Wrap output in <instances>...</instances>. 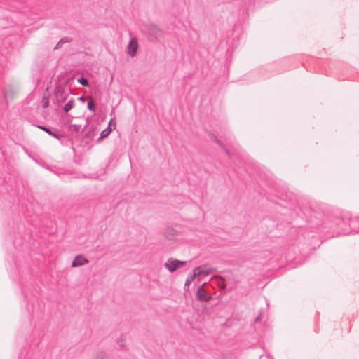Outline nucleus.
<instances>
[{"mask_svg": "<svg viewBox=\"0 0 359 359\" xmlns=\"http://www.w3.org/2000/svg\"><path fill=\"white\" fill-rule=\"evenodd\" d=\"M141 29L144 34L154 39H157L162 36L161 30L156 25L152 23L144 24L142 25Z\"/></svg>", "mask_w": 359, "mask_h": 359, "instance_id": "f257e3e1", "label": "nucleus"}, {"mask_svg": "<svg viewBox=\"0 0 359 359\" xmlns=\"http://www.w3.org/2000/svg\"><path fill=\"white\" fill-rule=\"evenodd\" d=\"M207 284V283H204L201 286L197 288L196 292V298L201 302H207L212 299V296L204 290V286Z\"/></svg>", "mask_w": 359, "mask_h": 359, "instance_id": "f03ea898", "label": "nucleus"}, {"mask_svg": "<svg viewBox=\"0 0 359 359\" xmlns=\"http://www.w3.org/2000/svg\"><path fill=\"white\" fill-rule=\"evenodd\" d=\"M138 40L136 37H131L130 40L127 46V53L133 57L137 55L138 50Z\"/></svg>", "mask_w": 359, "mask_h": 359, "instance_id": "7ed1b4c3", "label": "nucleus"}, {"mask_svg": "<svg viewBox=\"0 0 359 359\" xmlns=\"http://www.w3.org/2000/svg\"><path fill=\"white\" fill-rule=\"evenodd\" d=\"M69 93L64 89L57 88L55 92V101L57 105H61L63 102L68 100Z\"/></svg>", "mask_w": 359, "mask_h": 359, "instance_id": "20e7f679", "label": "nucleus"}, {"mask_svg": "<svg viewBox=\"0 0 359 359\" xmlns=\"http://www.w3.org/2000/svg\"><path fill=\"white\" fill-rule=\"evenodd\" d=\"M194 270L198 276V281H200L201 278L209 275L212 271V269L205 265L196 267Z\"/></svg>", "mask_w": 359, "mask_h": 359, "instance_id": "39448f33", "label": "nucleus"}, {"mask_svg": "<svg viewBox=\"0 0 359 359\" xmlns=\"http://www.w3.org/2000/svg\"><path fill=\"white\" fill-rule=\"evenodd\" d=\"M349 226L351 231L350 232L344 231L342 233L343 235H348L351 232L359 233V217L351 219L349 220Z\"/></svg>", "mask_w": 359, "mask_h": 359, "instance_id": "423d86ee", "label": "nucleus"}, {"mask_svg": "<svg viewBox=\"0 0 359 359\" xmlns=\"http://www.w3.org/2000/svg\"><path fill=\"white\" fill-rule=\"evenodd\" d=\"M165 266L170 272H173L180 267V260L169 259L165 262Z\"/></svg>", "mask_w": 359, "mask_h": 359, "instance_id": "0eeeda50", "label": "nucleus"}, {"mask_svg": "<svg viewBox=\"0 0 359 359\" xmlns=\"http://www.w3.org/2000/svg\"><path fill=\"white\" fill-rule=\"evenodd\" d=\"M88 263V260L81 255H77L72 262V267H77Z\"/></svg>", "mask_w": 359, "mask_h": 359, "instance_id": "6e6552de", "label": "nucleus"}, {"mask_svg": "<svg viewBox=\"0 0 359 359\" xmlns=\"http://www.w3.org/2000/svg\"><path fill=\"white\" fill-rule=\"evenodd\" d=\"M197 278L198 279V276L196 274V272L194 271V270L193 271V273L192 274H191L186 280L185 281V284H184V296L187 297V292L189 290V286L190 285V284L196 279Z\"/></svg>", "mask_w": 359, "mask_h": 359, "instance_id": "1a4fd4ad", "label": "nucleus"}, {"mask_svg": "<svg viewBox=\"0 0 359 359\" xmlns=\"http://www.w3.org/2000/svg\"><path fill=\"white\" fill-rule=\"evenodd\" d=\"M177 230H175L173 229L171 227H168L166 229H165V237L169 239V240H172L174 239V238H175V236H177Z\"/></svg>", "mask_w": 359, "mask_h": 359, "instance_id": "9d476101", "label": "nucleus"}, {"mask_svg": "<svg viewBox=\"0 0 359 359\" xmlns=\"http://www.w3.org/2000/svg\"><path fill=\"white\" fill-rule=\"evenodd\" d=\"M210 136L211 137V139L215 141L219 146L221 147L222 149H223L226 153L227 154V155L229 156H230V153L229 151L227 150V149L224 146V144L221 142V141L219 140H218V138L217 137V136L213 134V133H210Z\"/></svg>", "mask_w": 359, "mask_h": 359, "instance_id": "9b49d317", "label": "nucleus"}, {"mask_svg": "<svg viewBox=\"0 0 359 359\" xmlns=\"http://www.w3.org/2000/svg\"><path fill=\"white\" fill-rule=\"evenodd\" d=\"M74 105V98L71 97L70 99H68L67 104L63 107L64 111L68 112L73 108Z\"/></svg>", "mask_w": 359, "mask_h": 359, "instance_id": "f8f14e48", "label": "nucleus"}, {"mask_svg": "<svg viewBox=\"0 0 359 359\" xmlns=\"http://www.w3.org/2000/svg\"><path fill=\"white\" fill-rule=\"evenodd\" d=\"M111 128H109V126H108L107 128L104 129V130L102 131L101 134H100V137L99 138V140H102L105 137H107L111 133Z\"/></svg>", "mask_w": 359, "mask_h": 359, "instance_id": "ddd939ff", "label": "nucleus"}, {"mask_svg": "<svg viewBox=\"0 0 359 359\" xmlns=\"http://www.w3.org/2000/svg\"><path fill=\"white\" fill-rule=\"evenodd\" d=\"M39 128L42 129L43 130L46 131L49 135H51L54 136L55 137L58 138V136L57 135L54 134L49 128H47L43 126H39Z\"/></svg>", "mask_w": 359, "mask_h": 359, "instance_id": "4468645a", "label": "nucleus"}, {"mask_svg": "<svg viewBox=\"0 0 359 359\" xmlns=\"http://www.w3.org/2000/svg\"><path fill=\"white\" fill-rule=\"evenodd\" d=\"M87 107L90 111H92L93 113L95 112V107L92 100H90V101L88 103Z\"/></svg>", "mask_w": 359, "mask_h": 359, "instance_id": "2eb2a0df", "label": "nucleus"}, {"mask_svg": "<svg viewBox=\"0 0 359 359\" xmlns=\"http://www.w3.org/2000/svg\"><path fill=\"white\" fill-rule=\"evenodd\" d=\"M78 81L83 86H88V81L87 79L81 77L78 80Z\"/></svg>", "mask_w": 359, "mask_h": 359, "instance_id": "dca6fc26", "label": "nucleus"}, {"mask_svg": "<svg viewBox=\"0 0 359 359\" xmlns=\"http://www.w3.org/2000/svg\"><path fill=\"white\" fill-rule=\"evenodd\" d=\"M95 359H107L106 355L103 352H99L96 354Z\"/></svg>", "mask_w": 359, "mask_h": 359, "instance_id": "f3484780", "label": "nucleus"}, {"mask_svg": "<svg viewBox=\"0 0 359 359\" xmlns=\"http://www.w3.org/2000/svg\"><path fill=\"white\" fill-rule=\"evenodd\" d=\"M118 346L121 348L125 345V339L121 338L117 340Z\"/></svg>", "mask_w": 359, "mask_h": 359, "instance_id": "a211bd4d", "label": "nucleus"}, {"mask_svg": "<svg viewBox=\"0 0 359 359\" xmlns=\"http://www.w3.org/2000/svg\"><path fill=\"white\" fill-rule=\"evenodd\" d=\"M259 359H273L268 353L263 354Z\"/></svg>", "mask_w": 359, "mask_h": 359, "instance_id": "6ab92c4d", "label": "nucleus"}, {"mask_svg": "<svg viewBox=\"0 0 359 359\" xmlns=\"http://www.w3.org/2000/svg\"><path fill=\"white\" fill-rule=\"evenodd\" d=\"M43 107L44 108L47 107L48 105V100L47 99H43Z\"/></svg>", "mask_w": 359, "mask_h": 359, "instance_id": "aec40b11", "label": "nucleus"}, {"mask_svg": "<svg viewBox=\"0 0 359 359\" xmlns=\"http://www.w3.org/2000/svg\"><path fill=\"white\" fill-rule=\"evenodd\" d=\"M261 315H259L258 316H257L255 319V322L257 323L258 321H259L261 320Z\"/></svg>", "mask_w": 359, "mask_h": 359, "instance_id": "412c9836", "label": "nucleus"}, {"mask_svg": "<svg viewBox=\"0 0 359 359\" xmlns=\"http://www.w3.org/2000/svg\"><path fill=\"white\" fill-rule=\"evenodd\" d=\"M79 100L81 101H85V97L83 96H81L79 98Z\"/></svg>", "mask_w": 359, "mask_h": 359, "instance_id": "4be33fe9", "label": "nucleus"}, {"mask_svg": "<svg viewBox=\"0 0 359 359\" xmlns=\"http://www.w3.org/2000/svg\"><path fill=\"white\" fill-rule=\"evenodd\" d=\"M63 42H64L63 39H60V41H59V43H57V47H56V48H57V47L59 46V45H60V43H63Z\"/></svg>", "mask_w": 359, "mask_h": 359, "instance_id": "5701e85b", "label": "nucleus"}, {"mask_svg": "<svg viewBox=\"0 0 359 359\" xmlns=\"http://www.w3.org/2000/svg\"><path fill=\"white\" fill-rule=\"evenodd\" d=\"M185 263H186L185 262H182V261H181V262H180L181 267H182V266H183V265H184Z\"/></svg>", "mask_w": 359, "mask_h": 359, "instance_id": "b1692460", "label": "nucleus"}]
</instances>
